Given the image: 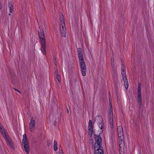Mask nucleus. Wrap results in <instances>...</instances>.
Returning a JSON list of instances; mask_svg holds the SVG:
<instances>
[{
  "mask_svg": "<svg viewBox=\"0 0 154 154\" xmlns=\"http://www.w3.org/2000/svg\"><path fill=\"white\" fill-rule=\"evenodd\" d=\"M120 139V141L121 140V141H119V146L120 147H121L120 145H121L122 144V142L123 143L124 142V141H123L122 140V139Z\"/></svg>",
  "mask_w": 154,
  "mask_h": 154,
  "instance_id": "25",
  "label": "nucleus"
},
{
  "mask_svg": "<svg viewBox=\"0 0 154 154\" xmlns=\"http://www.w3.org/2000/svg\"><path fill=\"white\" fill-rule=\"evenodd\" d=\"M2 8V4L0 2V9H1Z\"/></svg>",
  "mask_w": 154,
  "mask_h": 154,
  "instance_id": "34",
  "label": "nucleus"
},
{
  "mask_svg": "<svg viewBox=\"0 0 154 154\" xmlns=\"http://www.w3.org/2000/svg\"><path fill=\"white\" fill-rule=\"evenodd\" d=\"M0 131L1 132L3 136L4 134L6 135V133H7L4 127L0 124Z\"/></svg>",
  "mask_w": 154,
  "mask_h": 154,
  "instance_id": "10",
  "label": "nucleus"
},
{
  "mask_svg": "<svg viewBox=\"0 0 154 154\" xmlns=\"http://www.w3.org/2000/svg\"><path fill=\"white\" fill-rule=\"evenodd\" d=\"M111 109L110 110V112L109 113V119L111 120V125H110V127L111 128H113V112H112V106H111Z\"/></svg>",
  "mask_w": 154,
  "mask_h": 154,
  "instance_id": "8",
  "label": "nucleus"
},
{
  "mask_svg": "<svg viewBox=\"0 0 154 154\" xmlns=\"http://www.w3.org/2000/svg\"><path fill=\"white\" fill-rule=\"evenodd\" d=\"M51 143H52V142L51 141V140H47V145L48 146H49L51 145Z\"/></svg>",
  "mask_w": 154,
  "mask_h": 154,
  "instance_id": "24",
  "label": "nucleus"
},
{
  "mask_svg": "<svg viewBox=\"0 0 154 154\" xmlns=\"http://www.w3.org/2000/svg\"><path fill=\"white\" fill-rule=\"evenodd\" d=\"M109 101H110V97H109V96H110V97H111V96H110V94H109Z\"/></svg>",
  "mask_w": 154,
  "mask_h": 154,
  "instance_id": "36",
  "label": "nucleus"
},
{
  "mask_svg": "<svg viewBox=\"0 0 154 154\" xmlns=\"http://www.w3.org/2000/svg\"><path fill=\"white\" fill-rule=\"evenodd\" d=\"M35 118L32 117L29 124V128L31 131H33L35 128Z\"/></svg>",
  "mask_w": 154,
  "mask_h": 154,
  "instance_id": "6",
  "label": "nucleus"
},
{
  "mask_svg": "<svg viewBox=\"0 0 154 154\" xmlns=\"http://www.w3.org/2000/svg\"><path fill=\"white\" fill-rule=\"evenodd\" d=\"M8 143L11 148H14V144L11 140Z\"/></svg>",
  "mask_w": 154,
  "mask_h": 154,
  "instance_id": "18",
  "label": "nucleus"
},
{
  "mask_svg": "<svg viewBox=\"0 0 154 154\" xmlns=\"http://www.w3.org/2000/svg\"><path fill=\"white\" fill-rule=\"evenodd\" d=\"M3 136L7 142L8 143L11 140L10 139L11 138L10 136L8 135L7 133H6V135L4 134V136Z\"/></svg>",
  "mask_w": 154,
  "mask_h": 154,
  "instance_id": "11",
  "label": "nucleus"
},
{
  "mask_svg": "<svg viewBox=\"0 0 154 154\" xmlns=\"http://www.w3.org/2000/svg\"><path fill=\"white\" fill-rule=\"evenodd\" d=\"M67 112L68 113H69V110H68V109H67Z\"/></svg>",
  "mask_w": 154,
  "mask_h": 154,
  "instance_id": "37",
  "label": "nucleus"
},
{
  "mask_svg": "<svg viewBox=\"0 0 154 154\" xmlns=\"http://www.w3.org/2000/svg\"><path fill=\"white\" fill-rule=\"evenodd\" d=\"M118 136L119 139H122L124 138L123 131L118 132Z\"/></svg>",
  "mask_w": 154,
  "mask_h": 154,
  "instance_id": "14",
  "label": "nucleus"
},
{
  "mask_svg": "<svg viewBox=\"0 0 154 154\" xmlns=\"http://www.w3.org/2000/svg\"><path fill=\"white\" fill-rule=\"evenodd\" d=\"M59 153L60 154L63 153V151H62V150H61L59 152Z\"/></svg>",
  "mask_w": 154,
  "mask_h": 154,
  "instance_id": "35",
  "label": "nucleus"
},
{
  "mask_svg": "<svg viewBox=\"0 0 154 154\" xmlns=\"http://www.w3.org/2000/svg\"><path fill=\"white\" fill-rule=\"evenodd\" d=\"M27 138L26 134H24L23 135L22 143L23 145L24 149L26 152L27 154L29 152V147L28 143L27 141Z\"/></svg>",
  "mask_w": 154,
  "mask_h": 154,
  "instance_id": "5",
  "label": "nucleus"
},
{
  "mask_svg": "<svg viewBox=\"0 0 154 154\" xmlns=\"http://www.w3.org/2000/svg\"><path fill=\"white\" fill-rule=\"evenodd\" d=\"M55 75H57V74H58V71H57V69L56 70V71H55Z\"/></svg>",
  "mask_w": 154,
  "mask_h": 154,
  "instance_id": "30",
  "label": "nucleus"
},
{
  "mask_svg": "<svg viewBox=\"0 0 154 154\" xmlns=\"http://www.w3.org/2000/svg\"><path fill=\"white\" fill-rule=\"evenodd\" d=\"M82 49L81 48H79L78 49V51H82Z\"/></svg>",
  "mask_w": 154,
  "mask_h": 154,
  "instance_id": "33",
  "label": "nucleus"
},
{
  "mask_svg": "<svg viewBox=\"0 0 154 154\" xmlns=\"http://www.w3.org/2000/svg\"><path fill=\"white\" fill-rule=\"evenodd\" d=\"M56 78L57 79L59 82H60L61 81V79L60 78V77L59 74H57L56 75Z\"/></svg>",
  "mask_w": 154,
  "mask_h": 154,
  "instance_id": "22",
  "label": "nucleus"
},
{
  "mask_svg": "<svg viewBox=\"0 0 154 154\" xmlns=\"http://www.w3.org/2000/svg\"><path fill=\"white\" fill-rule=\"evenodd\" d=\"M138 96V103L139 105V108L140 110L142 109V97L141 92V84L140 82H139L138 84V87L137 91Z\"/></svg>",
  "mask_w": 154,
  "mask_h": 154,
  "instance_id": "4",
  "label": "nucleus"
},
{
  "mask_svg": "<svg viewBox=\"0 0 154 154\" xmlns=\"http://www.w3.org/2000/svg\"><path fill=\"white\" fill-rule=\"evenodd\" d=\"M117 131L118 132H120L123 131V129L122 127L121 126H118L117 128Z\"/></svg>",
  "mask_w": 154,
  "mask_h": 154,
  "instance_id": "21",
  "label": "nucleus"
},
{
  "mask_svg": "<svg viewBox=\"0 0 154 154\" xmlns=\"http://www.w3.org/2000/svg\"><path fill=\"white\" fill-rule=\"evenodd\" d=\"M60 20L61 22V24H60L63 25V24L64 23L63 25H65V24L64 23V16L63 14H61V15L60 16Z\"/></svg>",
  "mask_w": 154,
  "mask_h": 154,
  "instance_id": "13",
  "label": "nucleus"
},
{
  "mask_svg": "<svg viewBox=\"0 0 154 154\" xmlns=\"http://www.w3.org/2000/svg\"><path fill=\"white\" fill-rule=\"evenodd\" d=\"M8 7L9 8H10L11 7H13L11 4V2H8Z\"/></svg>",
  "mask_w": 154,
  "mask_h": 154,
  "instance_id": "26",
  "label": "nucleus"
},
{
  "mask_svg": "<svg viewBox=\"0 0 154 154\" xmlns=\"http://www.w3.org/2000/svg\"><path fill=\"white\" fill-rule=\"evenodd\" d=\"M95 143L94 145L95 154H103L104 150L101 146L102 139L100 134L94 133Z\"/></svg>",
  "mask_w": 154,
  "mask_h": 154,
  "instance_id": "1",
  "label": "nucleus"
},
{
  "mask_svg": "<svg viewBox=\"0 0 154 154\" xmlns=\"http://www.w3.org/2000/svg\"><path fill=\"white\" fill-rule=\"evenodd\" d=\"M10 75L12 77H13L14 79H15V78H16L15 74L13 73V74H11V73H10Z\"/></svg>",
  "mask_w": 154,
  "mask_h": 154,
  "instance_id": "27",
  "label": "nucleus"
},
{
  "mask_svg": "<svg viewBox=\"0 0 154 154\" xmlns=\"http://www.w3.org/2000/svg\"><path fill=\"white\" fill-rule=\"evenodd\" d=\"M122 75L123 77H126V72L124 70V69H123V70H122Z\"/></svg>",
  "mask_w": 154,
  "mask_h": 154,
  "instance_id": "20",
  "label": "nucleus"
},
{
  "mask_svg": "<svg viewBox=\"0 0 154 154\" xmlns=\"http://www.w3.org/2000/svg\"><path fill=\"white\" fill-rule=\"evenodd\" d=\"M88 134L89 135V137H92V135L93 133H95V132H94L93 130L92 131L91 130L88 131Z\"/></svg>",
  "mask_w": 154,
  "mask_h": 154,
  "instance_id": "17",
  "label": "nucleus"
},
{
  "mask_svg": "<svg viewBox=\"0 0 154 154\" xmlns=\"http://www.w3.org/2000/svg\"><path fill=\"white\" fill-rule=\"evenodd\" d=\"M11 15V14H9V15Z\"/></svg>",
  "mask_w": 154,
  "mask_h": 154,
  "instance_id": "38",
  "label": "nucleus"
},
{
  "mask_svg": "<svg viewBox=\"0 0 154 154\" xmlns=\"http://www.w3.org/2000/svg\"><path fill=\"white\" fill-rule=\"evenodd\" d=\"M93 127L92 121L90 120L88 122V131L91 130L93 131Z\"/></svg>",
  "mask_w": 154,
  "mask_h": 154,
  "instance_id": "9",
  "label": "nucleus"
},
{
  "mask_svg": "<svg viewBox=\"0 0 154 154\" xmlns=\"http://www.w3.org/2000/svg\"><path fill=\"white\" fill-rule=\"evenodd\" d=\"M53 148L54 150L55 151L58 149L57 143L55 140L54 141Z\"/></svg>",
  "mask_w": 154,
  "mask_h": 154,
  "instance_id": "15",
  "label": "nucleus"
},
{
  "mask_svg": "<svg viewBox=\"0 0 154 154\" xmlns=\"http://www.w3.org/2000/svg\"><path fill=\"white\" fill-rule=\"evenodd\" d=\"M99 127L101 129H103L104 128V124L103 122H100L98 125Z\"/></svg>",
  "mask_w": 154,
  "mask_h": 154,
  "instance_id": "16",
  "label": "nucleus"
},
{
  "mask_svg": "<svg viewBox=\"0 0 154 154\" xmlns=\"http://www.w3.org/2000/svg\"><path fill=\"white\" fill-rule=\"evenodd\" d=\"M125 66L124 65L123 66V64H122V70H123V69H124V70H125Z\"/></svg>",
  "mask_w": 154,
  "mask_h": 154,
  "instance_id": "31",
  "label": "nucleus"
},
{
  "mask_svg": "<svg viewBox=\"0 0 154 154\" xmlns=\"http://www.w3.org/2000/svg\"><path fill=\"white\" fill-rule=\"evenodd\" d=\"M79 58V63L81 69L82 75L83 76L86 75V67L84 60L82 51H78Z\"/></svg>",
  "mask_w": 154,
  "mask_h": 154,
  "instance_id": "2",
  "label": "nucleus"
},
{
  "mask_svg": "<svg viewBox=\"0 0 154 154\" xmlns=\"http://www.w3.org/2000/svg\"><path fill=\"white\" fill-rule=\"evenodd\" d=\"M9 8V11H10V12L11 13H12V12H13V7H11L10 8Z\"/></svg>",
  "mask_w": 154,
  "mask_h": 154,
  "instance_id": "28",
  "label": "nucleus"
},
{
  "mask_svg": "<svg viewBox=\"0 0 154 154\" xmlns=\"http://www.w3.org/2000/svg\"><path fill=\"white\" fill-rule=\"evenodd\" d=\"M64 26L65 27V25L64 26L62 24H60V28L61 31V33L62 36L65 37L66 35V28H64Z\"/></svg>",
  "mask_w": 154,
  "mask_h": 154,
  "instance_id": "7",
  "label": "nucleus"
},
{
  "mask_svg": "<svg viewBox=\"0 0 154 154\" xmlns=\"http://www.w3.org/2000/svg\"><path fill=\"white\" fill-rule=\"evenodd\" d=\"M89 139L90 140V144L91 143L92 144H93V145L94 142L92 137H89Z\"/></svg>",
  "mask_w": 154,
  "mask_h": 154,
  "instance_id": "23",
  "label": "nucleus"
},
{
  "mask_svg": "<svg viewBox=\"0 0 154 154\" xmlns=\"http://www.w3.org/2000/svg\"><path fill=\"white\" fill-rule=\"evenodd\" d=\"M39 38L41 42V47L40 50L42 53L46 55V42L44 32L38 33Z\"/></svg>",
  "mask_w": 154,
  "mask_h": 154,
  "instance_id": "3",
  "label": "nucleus"
},
{
  "mask_svg": "<svg viewBox=\"0 0 154 154\" xmlns=\"http://www.w3.org/2000/svg\"><path fill=\"white\" fill-rule=\"evenodd\" d=\"M39 30H38V33L44 32V31H43L42 28L41 26H39Z\"/></svg>",
  "mask_w": 154,
  "mask_h": 154,
  "instance_id": "19",
  "label": "nucleus"
},
{
  "mask_svg": "<svg viewBox=\"0 0 154 154\" xmlns=\"http://www.w3.org/2000/svg\"><path fill=\"white\" fill-rule=\"evenodd\" d=\"M14 90L15 91L19 92L20 93V92L19 91V90H18L17 89L14 88Z\"/></svg>",
  "mask_w": 154,
  "mask_h": 154,
  "instance_id": "32",
  "label": "nucleus"
},
{
  "mask_svg": "<svg viewBox=\"0 0 154 154\" xmlns=\"http://www.w3.org/2000/svg\"><path fill=\"white\" fill-rule=\"evenodd\" d=\"M123 80L124 82V85L125 88L127 89L128 86V79L126 77H123Z\"/></svg>",
  "mask_w": 154,
  "mask_h": 154,
  "instance_id": "12",
  "label": "nucleus"
},
{
  "mask_svg": "<svg viewBox=\"0 0 154 154\" xmlns=\"http://www.w3.org/2000/svg\"><path fill=\"white\" fill-rule=\"evenodd\" d=\"M114 62V59H112V58H111V63L112 64V63Z\"/></svg>",
  "mask_w": 154,
  "mask_h": 154,
  "instance_id": "29",
  "label": "nucleus"
}]
</instances>
